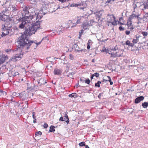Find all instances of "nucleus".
Masks as SVG:
<instances>
[{"mask_svg": "<svg viewBox=\"0 0 148 148\" xmlns=\"http://www.w3.org/2000/svg\"><path fill=\"white\" fill-rule=\"evenodd\" d=\"M27 36L24 34H22L18 39L17 41L18 48H16V50L15 51H16L15 55L12 58V61L16 62L22 58L24 53V52H22V50L23 49H25L26 52H28V50L30 48L32 44L33 43V41L29 40Z\"/></svg>", "mask_w": 148, "mask_h": 148, "instance_id": "obj_1", "label": "nucleus"}, {"mask_svg": "<svg viewBox=\"0 0 148 148\" xmlns=\"http://www.w3.org/2000/svg\"><path fill=\"white\" fill-rule=\"evenodd\" d=\"M34 21L32 19L30 20L29 25H26L25 28V30L23 32V34L27 36H30L34 34L38 29H40V26L39 25V21L33 23Z\"/></svg>", "mask_w": 148, "mask_h": 148, "instance_id": "obj_2", "label": "nucleus"}, {"mask_svg": "<svg viewBox=\"0 0 148 148\" xmlns=\"http://www.w3.org/2000/svg\"><path fill=\"white\" fill-rule=\"evenodd\" d=\"M2 36H5L9 33L12 32V25L9 23L6 22L4 25H2Z\"/></svg>", "mask_w": 148, "mask_h": 148, "instance_id": "obj_3", "label": "nucleus"}, {"mask_svg": "<svg viewBox=\"0 0 148 148\" xmlns=\"http://www.w3.org/2000/svg\"><path fill=\"white\" fill-rule=\"evenodd\" d=\"M24 17H23L22 18H19L18 21L20 22L19 27L21 29H23L25 27L29 25V22L30 21L29 18H24Z\"/></svg>", "mask_w": 148, "mask_h": 148, "instance_id": "obj_4", "label": "nucleus"}, {"mask_svg": "<svg viewBox=\"0 0 148 148\" xmlns=\"http://www.w3.org/2000/svg\"><path fill=\"white\" fill-rule=\"evenodd\" d=\"M40 13H38L37 14H36V13H35L34 14H33L29 16L30 20L32 19L33 20V19L34 20V18L36 19V22L35 21H33L34 23L35 22H36L37 21H39V25H40V23L41 22L39 20H40L42 17V16L40 14H42L43 13L42 10L41 11H40Z\"/></svg>", "mask_w": 148, "mask_h": 148, "instance_id": "obj_5", "label": "nucleus"}, {"mask_svg": "<svg viewBox=\"0 0 148 148\" xmlns=\"http://www.w3.org/2000/svg\"><path fill=\"white\" fill-rule=\"evenodd\" d=\"M115 18V17L113 14H108L107 16L108 23H111L113 25H116L117 24V21H116Z\"/></svg>", "mask_w": 148, "mask_h": 148, "instance_id": "obj_6", "label": "nucleus"}, {"mask_svg": "<svg viewBox=\"0 0 148 148\" xmlns=\"http://www.w3.org/2000/svg\"><path fill=\"white\" fill-rule=\"evenodd\" d=\"M103 13V11H97L94 13L96 19L97 20V22L99 23H100L101 22L102 20L100 19V18L102 16Z\"/></svg>", "mask_w": 148, "mask_h": 148, "instance_id": "obj_7", "label": "nucleus"}, {"mask_svg": "<svg viewBox=\"0 0 148 148\" xmlns=\"http://www.w3.org/2000/svg\"><path fill=\"white\" fill-rule=\"evenodd\" d=\"M29 94H30L29 93L23 92L20 93V97L21 99L24 100L29 97Z\"/></svg>", "mask_w": 148, "mask_h": 148, "instance_id": "obj_8", "label": "nucleus"}, {"mask_svg": "<svg viewBox=\"0 0 148 148\" xmlns=\"http://www.w3.org/2000/svg\"><path fill=\"white\" fill-rule=\"evenodd\" d=\"M28 9L29 7H27L26 6L23 8L22 13L23 17H24V18H25L26 19L27 18H29L30 19V18L29 17V16L30 15H29V16H26V14H29Z\"/></svg>", "mask_w": 148, "mask_h": 148, "instance_id": "obj_9", "label": "nucleus"}, {"mask_svg": "<svg viewBox=\"0 0 148 148\" xmlns=\"http://www.w3.org/2000/svg\"><path fill=\"white\" fill-rule=\"evenodd\" d=\"M92 24H91L90 23H89V22H85L83 24V29L84 30H81V33H82L84 31V30L86 29H87V27L92 26Z\"/></svg>", "mask_w": 148, "mask_h": 148, "instance_id": "obj_10", "label": "nucleus"}, {"mask_svg": "<svg viewBox=\"0 0 148 148\" xmlns=\"http://www.w3.org/2000/svg\"><path fill=\"white\" fill-rule=\"evenodd\" d=\"M64 27H59L57 28L56 29V33H58V34H60L61 33H63V31H64Z\"/></svg>", "mask_w": 148, "mask_h": 148, "instance_id": "obj_11", "label": "nucleus"}, {"mask_svg": "<svg viewBox=\"0 0 148 148\" xmlns=\"http://www.w3.org/2000/svg\"><path fill=\"white\" fill-rule=\"evenodd\" d=\"M140 15L138 13H135V11H134L132 14L129 17V20H131L134 18V17H136L138 16H140Z\"/></svg>", "mask_w": 148, "mask_h": 148, "instance_id": "obj_12", "label": "nucleus"}, {"mask_svg": "<svg viewBox=\"0 0 148 148\" xmlns=\"http://www.w3.org/2000/svg\"><path fill=\"white\" fill-rule=\"evenodd\" d=\"M144 99V97L143 96H140L136 98L135 100V103H138L143 100Z\"/></svg>", "mask_w": 148, "mask_h": 148, "instance_id": "obj_13", "label": "nucleus"}, {"mask_svg": "<svg viewBox=\"0 0 148 148\" xmlns=\"http://www.w3.org/2000/svg\"><path fill=\"white\" fill-rule=\"evenodd\" d=\"M74 48L75 49V51L78 52H82L83 50V49L80 48L75 43L74 45Z\"/></svg>", "mask_w": 148, "mask_h": 148, "instance_id": "obj_14", "label": "nucleus"}, {"mask_svg": "<svg viewBox=\"0 0 148 148\" xmlns=\"http://www.w3.org/2000/svg\"><path fill=\"white\" fill-rule=\"evenodd\" d=\"M62 72L61 70L60 69H56L54 71V74L55 75H59L61 74Z\"/></svg>", "mask_w": 148, "mask_h": 148, "instance_id": "obj_15", "label": "nucleus"}, {"mask_svg": "<svg viewBox=\"0 0 148 148\" xmlns=\"http://www.w3.org/2000/svg\"><path fill=\"white\" fill-rule=\"evenodd\" d=\"M35 10V9L34 7H29L28 9L29 14L31 15L32 14L34 13Z\"/></svg>", "mask_w": 148, "mask_h": 148, "instance_id": "obj_16", "label": "nucleus"}, {"mask_svg": "<svg viewBox=\"0 0 148 148\" xmlns=\"http://www.w3.org/2000/svg\"><path fill=\"white\" fill-rule=\"evenodd\" d=\"M141 36L138 34H137L136 36V38L133 39L132 42L133 43H136L138 40V39Z\"/></svg>", "mask_w": 148, "mask_h": 148, "instance_id": "obj_17", "label": "nucleus"}, {"mask_svg": "<svg viewBox=\"0 0 148 148\" xmlns=\"http://www.w3.org/2000/svg\"><path fill=\"white\" fill-rule=\"evenodd\" d=\"M38 83L40 85L42 84H44L46 83V81L45 79H41L38 82Z\"/></svg>", "mask_w": 148, "mask_h": 148, "instance_id": "obj_18", "label": "nucleus"}, {"mask_svg": "<svg viewBox=\"0 0 148 148\" xmlns=\"http://www.w3.org/2000/svg\"><path fill=\"white\" fill-rule=\"evenodd\" d=\"M84 16H77V20L76 22L77 24H79L81 23V21L82 20V18H84Z\"/></svg>", "mask_w": 148, "mask_h": 148, "instance_id": "obj_19", "label": "nucleus"}, {"mask_svg": "<svg viewBox=\"0 0 148 148\" xmlns=\"http://www.w3.org/2000/svg\"><path fill=\"white\" fill-rule=\"evenodd\" d=\"M111 56V57H113V58H115L116 57H119L122 56H123V53H121L120 54L119 56H117L116 54H115V53H111L110 54Z\"/></svg>", "mask_w": 148, "mask_h": 148, "instance_id": "obj_20", "label": "nucleus"}, {"mask_svg": "<svg viewBox=\"0 0 148 148\" xmlns=\"http://www.w3.org/2000/svg\"><path fill=\"white\" fill-rule=\"evenodd\" d=\"M10 10L12 12L15 13L17 10V8L14 6H12L10 8Z\"/></svg>", "mask_w": 148, "mask_h": 148, "instance_id": "obj_21", "label": "nucleus"}, {"mask_svg": "<svg viewBox=\"0 0 148 148\" xmlns=\"http://www.w3.org/2000/svg\"><path fill=\"white\" fill-rule=\"evenodd\" d=\"M77 94L75 93H73L69 95V96L70 97L76 98L77 97Z\"/></svg>", "mask_w": 148, "mask_h": 148, "instance_id": "obj_22", "label": "nucleus"}, {"mask_svg": "<svg viewBox=\"0 0 148 148\" xmlns=\"http://www.w3.org/2000/svg\"><path fill=\"white\" fill-rule=\"evenodd\" d=\"M82 5V4L81 3H80L78 4H76V3H72L70 5V6L72 7H77L78 6L81 5Z\"/></svg>", "mask_w": 148, "mask_h": 148, "instance_id": "obj_23", "label": "nucleus"}, {"mask_svg": "<svg viewBox=\"0 0 148 148\" xmlns=\"http://www.w3.org/2000/svg\"><path fill=\"white\" fill-rule=\"evenodd\" d=\"M55 127L53 125H51L50 127L49 131L50 132H52L55 131V130L54 129Z\"/></svg>", "mask_w": 148, "mask_h": 148, "instance_id": "obj_24", "label": "nucleus"}, {"mask_svg": "<svg viewBox=\"0 0 148 148\" xmlns=\"http://www.w3.org/2000/svg\"><path fill=\"white\" fill-rule=\"evenodd\" d=\"M142 106L144 108H147L148 106V103L147 102H145L142 103Z\"/></svg>", "mask_w": 148, "mask_h": 148, "instance_id": "obj_25", "label": "nucleus"}, {"mask_svg": "<svg viewBox=\"0 0 148 148\" xmlns=\"http://www.w3.org/2000/svg\"><path fill=\"white\" fill-rule=\"evenodd\" d=\"M6 95V93L5 92L1 90H0V96H5Z\"/></svg>", "mask_w": 148, "mask_h": 148, "instance_id": "obj_26", "label": "nucleus"}, {"mask_svg": "<svg viewBox=\"0 0 148 148\" xmlns=\"http://www.w3.org/2000/svg\"><path fill=\"white\" fill-rule=\"evenodd\" d=\"M6 57L1 58L0 59V62L2 64L6 60Z\"/></svg>", "mask_w": 148, "mask_h": 148, "instance_id": "obj_27", "label": "nucleus"}, {"mask_svg": "<svg viewBox=\"0 0 148 148\" xmlns=\"http://www.w3.org/2000/svg\"><path fill=\"white\" fill-rule=\"evenodd\" d=\"M101 83V82L99 81H98L97 83H96L95 84V86L96 87H100V84Z\"/></svg>", "mask_w": 148, "mask_h": 148, "instance_id": "obj_28", "label": "nucleus"}, {"mask_svg": "<svg viewBox=\"0 0 148 148\" xmlns=\"http://www.w3.org/2000/svg\"><path fill=\"white\" fill-rule=\"evenodd\" d=\"M129 21L130 22V23H129L128 22L126 24V25H127L128 27L132 26V21L131 20H129Z\"/></svg>", "mask_w": 148, "mask_h": 148, "instance_id": "obj_29", "label": "nucleus"}, {"mask_svg": "<svg viewBox=\"0 0 148 148\" xmlns=\"http://www.w3.org/2000/svg\"><path fill=\"white\" fill-rule=\"evenodd\" d=\"M12 95L13 96H15L16 97H19L20 95V93H17L16 92L13 93Z\"/></svg>", "mask_w": 148, "mask_h": 148, "instance_id": "obj_30", "label": "nucleus"}, {"mask_svg": "<svg viewBox=\"0 0 148 148\" xmlns=\"http://www.w3.org/2000/svg\"><path fill=\"white\" fill-rule=\"evenodd\" d=\"M8 11V9L7 8H5L4 10H3V14L5 15V14H7V12Z\"/></svg>", "mask_w": 148, "mask_h": 148, "instance_id": "obj_31", "label": "nucleus"}, {"mask_svg": "<svg viewBox=\"0 0 148 148\" xmlns=\"http://www.w3.org/2000/svg\"><path fill=\"white\" fill-rule=\"evenodd\" d=\"M12 75L13 76H16V75H18L19 73L18 72H12Z\"/></svg>", "mask_w": 148, "mask_h": 148, "instance_id": "obj_32", "label": "nucleus"}, {"mask_svg": "<svg viewBox=\"0 0 148 148\" xmlns=\"http://www.w3.org/2000/svg\"><path fill=\"white\" fill-rule=\"evenodd\" d=\"M74 74V73L73 72L70 73L68 75V76L70 77V78H72L73 77V75Z\"/></svg>", "mask_w": 148, "mask_h": 148, "instance_id": "obj_33", "label": "nucleus"}, {"mask_svg": "<svg viewBox=\"0 0 148 148\" xmlns=\"http://www.w3.org/2000/svg\"><path fill=\"white\" fill-rule=\"evenodd\" d=\"M64 121H65L67 124L69 122V121L68 117H64Z\"/></svg>", "mask_w": 148, "mask_h": 148, "instance_id": "obj_34", "label": "nucleus"}, {"mask_svg": "<svg viewBox=\"0 0 148 148\" xmlns=\"http://www.w3.org/2000/svg\"><path fill=\"white\" fill-rule=\"evenodd\" d=\"M42 134V132L40 131H39L36 132L35 134L36 136H38V135H41Z\"/></svg>", "mask_w": 148, "mask_h": 148, "instance_id": "obj_35", "label": "nucleus"}, {"mask_svg": "<svg viewBox=\"0 0 148 148\" xmlns=\"http://www.w3.org/2000/svg\"><path fill=\"white\" fill-rule=\"evenodd\" d=\"M85 142H81L79 144V145L80 146L82 147V146H85Z\"/></svg>", "mask_w": 148, "mask_h": 148, "instance_id": "obj_36", "label": "nucleus"}, {"mask_svg": "<svg viewBox=\"0 0 148 148\" xmlns=\"http://www.w3.org/2000/svg\"><path fill=\"white\" fill-rule=\"evenodd\" d=\"M141 33L144 36H146L148 34L146 32H142Z\"/></svg>", "mask_w": 148, "mask_h": 148, "instance_id": "obj_37", "label": "nucleus"}, {"mask_svg": "<svg viewBox=\"0 0 148 148\" xmlns=\"http://www.w3.org/2000/svg\"><path fill=\"white\" fill-rule=\"evenodd\" d=\"M77 24L76 22L73 23V25H69V27H75Z\"/></svg>", "mask_w": 148, "mask_h": 148, "instance_id": "obj_38", "label": "nucleus"}, {"mask_svg": "<svg viewBox=\"0 0 148 148\" xmlns=\"http://www.w3.org/2000/svg\"><path fill=\"white\" fill-rule=\"evenodd\" d=\"M90 82V81L89 79H86L85 80V83L88 84H89Z\"/></svg>", "mask_w": 148, "mask_h": 148, "instance_id": "obj_39", "label": "nucleus"}, {"mask_svg": "<svg viewBox=\"0 0 148 148\" xmlns=\"http://www.w3.org/2000/svg\"><path fill=\"white\" fill-rule=\"evenodd\" d=\"M134 27H133V26H131L130 27H128V29H130V31H132L134 29Z\"/></svg>", "mask_w": 148, "mask_h": 148, "instance_id": "obj_40", "label": "nucleus"}, {"mask_svg": "<svg viewBox=\"0 0 148 148\" xmlns=\"http://www.w3.org/2000/svg\"><path fill=\"white\" fill-rule=\"evenodd\" d=\"M13 28L14 30H16V31H17L18 30V28L16 26H13Z\"/></svg>", "mask_w": 148, "mask_h": 148, "instance_id": "obj_41", "label": "nucleus"}, {"mask_svg": "<svg viewBox=\"0 0 148 148\" xmlns=\"http://www.w3.org/2000/svg\"><path fill=\"white\" fill-rule=\"evenodd\" d=\"M43 39V38H42V40L40 42H38V43H37V42H36L35 41H34V42H34V43H35V44H36V47L37 46H38V45H40L41 42H42V40Z\"/></svg>", "mask_w": 148, "mask_h": 148, "instance_id": "obj_42", "label": "nucleus"}, {"mask_svg": "<svg viewBox=\"0 0 148 148\" xmlns=\"http://www.w3.org/2000/svg\"><path fill=\"white\" fill-rule=\"evenodd\" d=\"M74 58V56L72 54H70L69 55V59L71 60H73V59Z\"/></svg>", "mask_w": 148, "mask_h": 148, "instance_id": "obj_43", "label": "nucleus"}, {"mask_svg": "<svg viewBox=\"0 0 148 148\" xmlns=\"http://www.w3.org/2000/svg\"><path fill=\"white\" fill-rule=\"evenodd\" d=\"M119 29L120 31H123L125 29L124 27H122L121 26H120L119 27Z\"/></svg>", "mask_w": 148, "mask_h": 148, "instance_id": "obj_44", "label": "nucleus"}, {"mask_svg": "<svg viewBox=\"0 0 148 148\" xmlns=\"http://www.w3.org/2000/svg\"><path fill=\"white\" fill-rule=\"evenodd\" d=\"M104 51H105L106 53H108L109 54H110L111 51H110L108 49H106Z\"/></svg>", "mask_w": 148, "mask_h": 148, "instance_id": "obj_45", "label": "nucleus"}, {"mask_svg": "<svg viewBox=\"0 0 148 148\" xmlns=\"http://www.w3.org/2000/svg\"><path fill=\"white\" fill-rule=\"evenodd\" d=\"M139 16H138L137 17V18L138 21H141L142 20V18L140 17Z\"/></svg>", "mask_w": 148, "mask_h": 148, "instance_id": "obj_46", "label": "nucleus"}, {"mask_svg": "<svg viewBox=\"0 0 148 148\" xmlns=\"http://www.w3.org/2000/svg\"><path fill=\"white\" fill-rule=\"evenodd\" d=\"M35 112H32V117L34 119H36V117L35 116Z\"/></svg>", "mask_w": 148, "mask_h": 148, "instance_id": "obj_47", "label": "nucleus"}, {"mask_svg": "<svg viewBox=\"0 0 148 148\" xmlns=\"http://www.w3.org/2000/svg\"><path fill=\"white\" fill-rule=\"evenodd\" d=\"M130 42L129 40H127L126 42H125V44H126V45H128L129 46V45L130 44Z\"/></svg>", "mask_w": 148, "mask_h": 148, "instance_id": "obj_48", "label": "nucleus"}, {"mask_svg": "<svg viewBox=\"0 0 148 148\" xmlns=\"http://www.w3.org/2000/svg\"><path fill=\"white\" fill-rule=\"evenodd\" d=\"M94 74H95V76L97 77H98L99 76V74L97 73H95Z\"/></svg>", "mask_w": 148, "mask_h": 148, "instance_id": "obj_49", "label": "nucleus"}, {"mask_svg": "<svg viewBox=\"0 0 148 148\" xmlns=\"http://www.w3.org/2000/svg\"><path fill=\"white\" fill-rule=\"evenodd\" d=\"M48 125L47 124L45 123L43 125L44 127L45 128H47L48 127Z\"/></svg>", "mask_w": 148, "mask_h": 148, "instance_id": "obj_50", "label": "nucleus"}, {"mask_svg": "<svg viewBox=\"0 0 148 148\" xmlns=\"http://www.w3.org/2000/svg\"><path fill=\"white\" fill-rule=\"evenodd\" d=\"M118 49V47L116 46L114 48L112 49L113 51H116Z\"/></svg>", "mask_w": 148, "mask_h": 148, "instance_id": "obj_51", "label": "nucleus"}, {"mask_svg": "<svg viewBox=\"0 0 148 148\" xmlns=\"http://www.w3.org/2000/svg\"><path fill=\"white\" fill-rule=\"evenodd\" d=\"M89 22V23H90L91 24H92H92L95 22L94 20L93 19L90 20V21H88Z\"/></svg>", "mask_w": 148, "mask_h": 148, "instance_id": "obj_52", "label": "nucleus"}, {"mask_svg": "<svg viewBox=\"0 0 148 148\" xmlns=\"http://www.w3.org/2000/svg\"><path fill=\"white\" fill-rule=\"evenodd\" d=\"M134 46V44L132 43H131L130 42V43L129 46H130L131 47H133Z\"/></svg>", "mask_w": 148, "mask_h": 148, "instance_id": "obj_53", "label": "nucleus"}, {"mask_svg": "<svg viewBox=\"0 0 148 148\" xmlns=\"http://www.w3.org/2000/svg\"><path fill=\"white\" fill-rule=\"evenodd\" d=\"M59 120L60 121H64V120L63 119V117H62V116H61L60 119H59Z\"/></svg>", "mask_w": 148, "mask_h": 148, "instance_id": "obj_54", "label": "nucleus"}, {"mask_svg": "<svg viewBox=\"0 0 148 148\" xmlns=\"http://www.w3.org/2000/svg\"><path fill=\"white\" fill-rule=\"evenodd\" d=\"M130 31H125V34L126 35H129L130 34Z\"/></svg>", "mask_w": 148, "mask_h": 148, "instance_id": "obj_55", "label": "nucleus"}, {"mask_svg": "<svg viewBox=\"0 0 148 148\" xmlns=\"http://www.w3.org/2000/svg\"><path fill=\"white\" fill-rule=\"evenodd\" d=\"M107 78L108 79V81H109L110 82L111 81V78L110 76H107Z\"/></svg>", "mask_w": 148, "mask_h": 148, "instance_id": "obj_56", "label": "nucleus"}, {"mask_svg": "<svg viewBox=\"0 0 148 148\" xmlns=\"http://www.w3.org/2000/svg\"><path fill=\"white\" fill-rule=\"evenodd\" d=\"M87 48L88 49H89L90 47V44H87Z\"/></svg>", "mask_w": 148, "mask_h": 148, "instance_id": "obj_57", "label": "nucleus"}, {"mask_svg": "<svg viewBox=\"0 0 148 148\" xmlns=\"http://www.w3.org/2000/svg\"><path fill=\"white\" fill-rule=\"evenodd\" d=\"M92 42V40H91L89 39L88 42L87 43V44H90V43Z\"/></svg>", "mask_w": 148, "mask_h": 148, "instance_id": "obj_58", "label": "nucleus"}, {"mask_svg": "<svg viewBox=\"0 0 148 148\" xmlns=\"http://www.w3.org/2000/svg\"><path fill=\"white\" fill-rule=\"evenodd\" d=\"M118 24L120 25H123L124 24L123 23L120 22H118Z\"/></svg>", "mask_w": 148, "mask_h": 148, "instance_id": "obj_59", "label": "nucleus"}, {"mask_svg": "<svg viewBox=\"0 0 148 148\" xmlns=\"http://www.w3.org/2000/svg\"><path fill=\"white\" fill-rule=\"evenodd\" d=\"M11 50V49H7L5 50V51L7 52L8 53L9 52H10Z\"/></svg>", "mask_w": 148, "mask_h": 148, "instance_id": "obj_60", "label": "nucleus"}, {"mask_svg": "<svg viewBox=\"0 0 148 148\" xmlns=\"http://www.w3.org/2000/svg\"><path fill=\"white\" fill-rule=\"evenodd\" d=\"M95 76V74H93L92 75L91 77V79L92 80L93 78Z\"/></svg>", "mask_w": 148, "mask_h": 148, "instance_id": "obj_61", "label": "nucleus"}, {"mask_svg": "<svg viewBox=\"0 0 148 148\" xmlns=\"http://www.w3.org/2000/svg\"><path fill=\"white\" fill-rule=\"evenodd\" d=\"M112 1V0H107V1H106V3H110Z\"/></svg>", "mask_w": 148, "mask_h": 148, "instance_id": "obj_62", "label": "nucleus"}, {"mask_svg": "<svg viewBox=\"0 0 148 148\" xmlns=\"http://www.w3.org/2000/svg\"><path fill=\"white\" fill-rule=\"evenodd\" d=\"M108 81V80L107 79H105L103 78V82H107Z\"/></svg>", "mask_w": 148, "mask_h": 148, "instance_id": "obj_63", "label": "nucleus"}, {"mask_svg": "<svg viewBox=\"0 0 148 148\" xmlns=\"http://www.w3.org/2000/svg\"><path fill=\"white\" fill-rule=\"evenodd\" d=\"M36 119H34V121H33V123H36Z\"/></svg>", "mask_w": 148, "mask_h": 148, "instance_id": "obj_64", "label": "nucleus"}]
</instances>
